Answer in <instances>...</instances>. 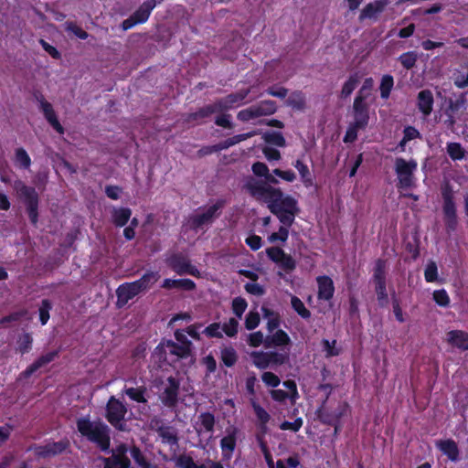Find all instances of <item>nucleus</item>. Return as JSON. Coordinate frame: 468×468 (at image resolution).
I'll list each match as a JSON object with an SVG mask.
<instances>
[{"instance_id": "obj_21", "label": "nucleus", "mask_w": 468, "mask_h": 468, "mask_svg": "<svg viewBox=\"0 0 468 468\" xmlns=\"http://www.w3.org/2000/svg\"><path fill=\"white\" fill-rule=\"evenodd\" d=\"M215 426V417L209 412L201 413L195 423V430L198 435L204 432L212 433Z\"/></svg>"}, {"instance_id": "obj_52", "label": "nucleus", "mask_w": 468, "mask_h": 468, "mask_svg": "<svg viewBox=\"0 0 468 468\" xmlns=\"http://www.w3.org/2000/svg\"><path fill=\"white\" fill-rule=\"evenodd\" d=\"M454 84L461 89L468 86V66L465 70L454 73Z\"/></svg>"}, {"instance_id": "obj_55", "label": "nucleus", "mask_w": 468, "mask_h": 468, "mask_svg": "<svg viewBox=\"0 0 468 468\" xmlns=\"http://www.w3.org/2000/svg\"><path fill=\"white\" fill-rule=\"evenodd\" d=\"M204 333L209 337H222L223 331L221 324L214 323L205 328Z\"/></svg>"}, {"instance_id": "obj_61", "label": "nucleus", "mask_w": 468, "mask_h": 468, "mask_svg": "<svg viewBox=\"0 0 468 468\" xmlns=\"http://www.w3.org/2000/svg\"><path fill=\"white\" fill-rule=\"evenodd\" d=\"M245 290L247 292L256 296H261L265 292L264 288L261 284L254 282L247 283L245 285Z\"/></svg>"}, {"instance_id": "obj_56", "label": "nucleus", "mask_w": 468, "mask_h": 468, "mask_svg": "<svg viewBox=\"0 0 468 468\" xmlns=\"http://www.w3.org/2000/svg\"><path fill=\"white\" fill-rule=\"evenodd\" d=\"M51 304L48 300H43L42 304L39 308V318L42 324H46L49 319V310Z\"/></svg>"}, {"instance_id": "obj_62", "label": "nucleus", "mask_w": 468, "mask_h": 468, "mask_svg": "<svg viewBox=\"0 0 468 468\" xmlns=\"http://www.w3.org/2000/svg\"><path fill=\"white\" fill-rule=\"evenodd\" d=\"M265 140L278 146H283L285 144V140L280 133H266Z\"/></svg>"}, {"instance_id": "obj_9", "label": "nucleus", "mask_w": 468, "mask_h": 468, "mask_svg": "<svg viewBox=\"0 0 468 468\" xmlns=\"http://www.w3.org/2000/svg\"><path fill=\"white\" fill-rule=\"evenodd\" d=\"M122 392L133 401L136 403L146 404L148 401L147 388L144 381L136 378L126 379L125 387Z\"/></svg>"}, {"instance_id": "obj_15", "label": "nucleus", "mask_w": 468, "mask_h": 468, "mask_svg": "<svg viewBox=\"0 0 468 468\" xmlns=\"http://www.w3.org/2000/svg\"><path fill=\"white\" fill-rule=\"evenodd\" d=\"M178 387L179 384L175 378L171 377L167 378V381L164 385V390L159 396L165 406L173 407L176 404Z\"/></svg>"}, {"instance_id": "obj_40", "label": "nucleus", "mask_w": 468, "mask_h": 468, "mask_svg": "<svg viewBox=\"0 0 468 468\" xmlns=\"http://www.w3.org/2000/svg\"><path fill=\"white\" fill-rule=\"evenodd\" d=\"M253 364L259 368H266L270 366L269 352L258 351L251 353Z\"/></svg>"}, {"instance_id": "obj_54", "label": "nucleus", "mask_w": 468, "mask_h": 468, "mask_svg": "<svg viewBox=\"0 0 468 468\" xmlns=\"http://www.w3.org/2000/svg\"><path fill=\"white\" fill-rule=\"evenodd\" d=\"M270 366L271 365H282L289 359L288 353H279V352H269Z\"/></svg>"}, {"instance_id": "obj_26", "label": "nucleus", "mask_w": 468, "mask_h": 468, "mask_svg": "<svg viewBox=\"0 0 468 468\" xmlns=\"http://www.w3.org/2000/svg\"><path fill=\"white\" fill-rule=\"evenodd\" d=\"M291 343L290 336L283 330H277L271 336L265 339V346H285Z\"/></svg>"}, {"instance_id": "obj_60", "label": "nucleus", "mask_w": 468, "mask_h": 468, "mask_svg": "<svg viewBox=\"0 0 468 468\" xmlns=\"http://www.w3.org/2000/svg\"><path fill=\"white\" fill-rule=\"evenodd\" d=\"M32 338L29 335H23L18 340V349L20 353L25 354L31 348Z\"/></svg>"}, {"instance_id": "obj_10", "label": "nucleus", "mask_w": 468, "mask_h": 468, "mask_svg": "<svg viewBox=\"0 0 468 468\" xmlns=\"http://www.w3.org/2000/svg\"><path fill=\"white\" fill-rule=\"evenodd\" d=\"M15 188L21 198L27 204L28 216L33 223L37 218V196L33 187L25 186L21 181L15 183Z\"/></svg>"}, {"instance_id": "obj_17", "label": "nucleus", "mask_w": 468, "mask_h": 468, "mask_svg": "<svg viewBox=\"0 0 468 468\" xmlns=\"http://www.w3.org/2000/svg\"><path fill=\"white\" fill-rule=\"evenodd\" d=\"M126 448L120 445L111 458L105 459L104 468H130V461L125 456Z\"/></svg>"}, {"instance_id": "obj_35", "label": "nucleus", "mask_w": 468, "mask_h": 468, "mask_svg": "<svg viewBox=\"0 0 468 468\" xmlns=\"http://www.w3.org/2000/svg\"><path fill=\"white\" fill-rule=\"evenodd\" d=\"M446 151L453 161L463 160L465 156V150L459 143H448Z\"/></svg>"}, {"instance_id": "obj_7", "label": "nucleus", "mask_w": 468, "mask_h": 468, "mask_svg": "<svg viewBox=\"0 0 468 468\" xmlns=\"http://www.w3.org/2000/svg\"><path fill=\"white\" fill-rule=\"evenodd\" d=\"M276 110L277 106L275 101L270 100L261 101L258 104L239 111L237 114V118L239 121L246 122L260 117L273 114Z\"/></svg>"}, {"instance_id": "obj_46", "label": "nucleus", "mask_w": 468, "mask_h": 468, "mask_svg": "<svg viewBox=\"0 0 468 468\" xmlns=\"http://www.w3.org/2000/svg\"><path fill=\"white\" fill-rule=\"evenodd\" d=\"M16 164L23 168H28L31 164V160L26 150L18 148L16 151L15 157Z\"/></svg>"}, {"instance_id": "obj_58", "label": "nucleus", "mask_w": 468, "mask_h": 468, "mask_svg": "<svg viewBox=\"0 0 468 468\" xmlns=\"http://www.w3.org/2000/svg\"><path fill=\"white\" fill-rule=\"evenodd\" d=\"M420 136V133L414 127L409 126L404 129V137L400 142V145L404 146L409 141Z\"/></svg>"}, {"instance_id": "obj_57", "label": "nucleus", "mask_w": 468, "mask_h": 468, "mask_svg": "<svg viewBox=\"0 0 468 468\" xmlns=\"http://www.w3.org/2000/svg\"><path fill=\"white\" fill-rule=\"evenodd\" d=\"M260 324V315L258 313L250 312L245 319V325L248 330L256 328Z\"/></svg>"}, {"instance_id": "obj_64", "label": "nucleus", "mask_w": 468, "mask_h": 468, "mask_svg": "<svg viewBox=\"0 0 468 468\" xmlns=\"http://www.w3.org/2000/svg\"><path fill=\"white\" fill-rule=\"evenodd\" d=\"M265 339L263 334L261 331L254 332L249 335V344L251 346H259L261 344L265 345Z\"/></svg>"}, {"instance_id": "obj_29", "label": "nucleus", "mask_w": 468, "mask_h": 468, "mask_svg": "<svg viewBox=\"0 0 468 468\" xmlns=\"http://www.w3.org/2000/svg\"><path fill=\"white\" fill-rule=\"evenodd\" d=\"M442 210L447 227L450 229H454L456 226V207L454 201L443 200Z\"/></svg>"}, {"instance_id": "obj_50", "label": "nucleus", "mask_w": 468, "mask_h": 468, "mask_svg": "<svg viewBox=\"0 0 468 468\" xmlns=\"http://www.w3.org/2000/svg\"><path fill=\"white\" fill-rule=\"evenodd\" d=\"M368 111L354 112V122L352 123L361 129H364L368 123Z\"/></svg>"}, {"instance_id": "obj_59", "label": "nucleus", "mask_w": 468, "mask_h": 468, "mask_svg": "<svg viewBox=\"0 0 468 468\" xmlns=\"http://www.w3.org/2000/svg\"><path fill=\"white\" fill-rule=\"evenodd\" d=\"M262 381L269 387H278L280 385V378L271 372H264L261 376Z\"/></svg>"}, {"instance_id": "obj_22", "label": "nucleus", "mask_w": 468, "mask_h": 468, "mask_svg": "<svg viewBox=\"0 0 468 468\" xmlns=\"http://www.w3.org/2000/svg\"><path fill=\"white\" fill-rule=\"evenodd\" d=\"M418 108L424 116L431 114L433 108V95L431 90H424L419 92Z\"/></svg>"}, {"instance_id": "obj_63", "label": "nucleus", "mask_w": 468, "mask_h": 468, "mask_svg": "<svg viewBox=\"0 0 468 468\" xmlns=\"http://www.w3.org/2000/svg\"><path fill=\"white\" fill-rule=\"evenodd\" d=\"M266 253L269 256V258L278 263V261L283 257L285 254L284 251L278 248V247H271L266 250Z\"/></svg>"}, {"instance_id": "obj_2", "label": "nucleus", "mask_w": 468, "mask_h": 468, "mask_svg": "<svg viewBox=\"0 0 468 468\" xmlns=\"http://www.w3.org/2000/svg\"><path fill=\"white\" fill-rule=\"evenodd\" d=\"M77 427L79 432L90 441L96 443L102 451L110 447L109 429L101 421H90L83 417L78 420Z\"/></svg>"}, {"instance_id": "obj_33", "label": "nucleus", "mask_w": 468, "mask_h": 468, "mask_svg": "<svg viewBox=\"0 0 468 468\" xmlns=\"http://www.w3.org/2000/svg\"><path fill=\"white\" fill-rule=\"evenodd\" d=\"M175 464L178 468H207L204 463H197L194 459L187 454H180L174 459Z\"/></svg>"}, {"instance_id": "obj_25", "label": "nucleus", "mask_w": 468, "mask_h": 468, "mask_svg": "<svg viewBox=\"0 0 468 468\" xmlns=\"http://www.w3.org/2000/svg\"><path fill=\"white\" fill-rule=\"evenodd\" d=\"M155 0H146L140 7L132 15L139 24L147 21L152 10L155 7Z\"/></svg>"}, {"instance_id": "obj_47", "label": "nucleus", "mask_w": 468, "mask_h": 468, "mask_svg": "<svg viewBox=\"0 0 468 468\" xmlns=\"http://www.w3.org/2000/svg\"><path fill=\"white\" fill-rule=\"evenodd\" d=\"M424 277L426 282H433L437 281L438 277V268L434 261H430L426 265L425 271H424Z\"/></svg>"}, {"instance_id": "obj_49", "label": "nucleus", "mask_w": 468, "mask_h": 468, "mask_svg": "<svg viewBox=\"0 0 468 468\" xmlns=\"http://www.w3.org/2000/svg\"><path fill=\"white\" fill-rule=\"evenodd\" d=\"M239 322L236 318H230L228 322L224 323L222 327V331L228 336L232 337L238 332Z\"/></svg>"}, {"instance_id": "obj_19", "label": "nucleus", "mask_w": 468, "mask_h": 468, "mask_svg": "<svg viewBox=\"0 0 468 468\" xmlns=\"http://www.w3.org/2000/svg\"><path fill=\"white\" fill-rule=\"evenodd\" d=\"M446 341L453 347L468 350V333L462 330H452L446 334Z\"/></svg>"}, {"instance_id": "obj_23", "label": "nucleus", "mask_w": 468, "mask_h": 468, "mask_svg": "<svg viewBox=\"0 0 468 468\" xmlns=\"http://www.w3.org/2000/svg\"><path fill=\"white\" fill-rule=\"evenodd\" d=\"M40 109L42 110L46 119L51 124V126L58 131V133H63V128L60 125L58 120L57 119L56 113L52 108V105L45 101L44 99L40 100Z\"/></svg>"}, {"instance_id": "obj_32", "label": "nucleus", "mask_w": 468, "mask_h": 468, "mask_svg": "<svg viewBox=\"0 0 468 468\" xmlns=\"http://www.w3.org/2000/svg\"><path fill=\"white\" fill-rule=\"evenodd\" d=\"M262 315L265 320H267V328L270 332L275 330L280 324V316L279 314L269 309L266 306H262L261 308Z\"/></svg>"}, {"instance_id": "obj_20", "label": "nucleus", "mask_w": 468, "mask_h": 468, "mask_svg": "<svg viewBox=\"0 0 468 468\" xmlns=\"http://www.w3.org/2000/svg\"><path fill=\"white\" fill-rule=\"evenodd\" d=\"M68 447V442L61 441L58 442H48L45 445L36 448V454L40 457H50L58 454L65 451Z\"/></svg>"}, {"instance_id": "obj_48", "label": "nucleus", "mask_w": 468, "mask_h": 468, "mask_svg": "<svg viewBox=\"0 0 468 468\" xmlns=\"http://www.w3.org/2000/svg\"><path fill=\"white\" fill-rule=\"evenodd\" d=\"M247 302L245 299L241 297H236L232 301V310L233 313L239 317L241 318L242 314H244L245 310L247 309Z\"/></svg>"}, {"instance_id": "obj_16", "label": "nucleus", "mask_w": 468, "mask_h": 468, "mask_svg": "<svg viewBox=\"0 0 468 468\" xmlns=\"http://www.w3.org/2000/svg\"><path fill=\"white\" fill-rule=\"evenodd\" d=\"M172 269L179 275L189 274L196 277L200 275L199 271L184 257L175 256L169 260Z\"/></svg>"}, {"instance_id": "obj_38", "label": "nucleus", "mask_w": 468, "mask_h": 468, "mask_svg": "<svg viewBox=\"0 0 468 468\" xmlns=\"http://www.w3.org/2000/svg\"><path fill=\"white\" fill-rule=\"evenodd\" d=\"M398 60L400 62V64L405 69L409 70L415 67L416 62L418 60V55L414 51H408L401 54L398 58Z\"/></svg>"}, {"instance_id": "obj_12", "label": "nucleus", "mask_w": 468, "mask_h": 468, "mask_svg": "<svg viewBox=\"0 0 468 468\" xmlns=\"http://www.w3.org/2000/svg\"><path fill=\"white\" fill-rule=\"evenodd\" d=\"M127 412L126 407L117 399L112 397L107 404V420L114 427L123 430L122 420Z\"/></svg>"}, {"instance_id": "obj_37", "label": "nucleus", "mask_w": 468, "mask_h": 468, "mask_svg": "<svg viewBox=\"0 0 468 468\" xmlns=\"http://www.w3.org/2000/svg\"><path fill=\"white\" fill-rule=\"evenodd\" d=\"M253 173L258 176H264L266 181L269 183L276 184L278 180L269 174V169L267 165L263 163L257 162L252 165Z\"/></svg>"}, {"instance_id": "obj_11", "label": "nucleus", "mask_w": 468, "mask_h": 468, "mask_svg": "<svg viewBox=\"0 0 468 468\" xmlns=\"http://www.w3.org/2000/svg\"><path fill=\"white\" fill-rule=\"evenodd\" d=\"M373 282L375 283V291L378 295V302L382 305L386 304L388 303V293L386 289L385 262L381 260H378L376 262Z\"/></svg>"}, {"instance_id": "obj_6", "label": "nucleus", "mask_w": 468, "mask_h": 468, "mask_svg": "<svg viewBox=\"0 0 468 468\" xmlns=\"http://www.w3.org/2000/svg\"><path fill=\"white\" fill-rule=\"evenodd\" d=\"M417 168L418 163L415 159L396 158L394 170L398 177L399 188L410 189L415 186L416 179L414 174Z\"/></svg>"}, {"instance_id": "obj_31", "label": "nucleus", "mask_w": 468, "mask_h": 468, "mask_svg": "<svg viewBox=\"0 0 468 468\" xmlns=\"http://www.w3.org/2000/svg\"><path fill=\"white\" fill-rule=\"evenodd\" d=\"M360 80L361 76L357 72L350 75L342 86L340 96L342 98H347L350 96L354 90L357 87Z\"/></svg>"}, {"instance_id": "obj_3", "label": "nucleus", "mask_w": 468, "mask_h": 468, "mask_svg": "<svg viewBox=\"0 0 468 468\" xmlns=\"http://www.w3.org/2000/svg\"><path fill=\"white\" fill-rule=\"evenodd\" d=\"M159 278L158 272H148L135 282L120 285L116 291L117 305L120 307L124 306L141 292L150 288Z\"/></svg>"}, {"instance_id": "obj_14", "label": "nucleus", "mask_w": 468, "mask_h": 468, "mask_svg": "<svg viewBox=\"0 0 468 468\" xmlns=\"http://www.w3.org/2000/svg\"><path fill=\"white\" fill-rule=\"evenodd\" d=\"M388 4V0H375L371 3H368L361 10L359 20H377L378 16L384 11Z\"/></svg>"}, {"instance_id": "obj_45", "label": "nucleus", "mask_w": 468, "mask_h": 468, "mask_svg": "<svg viewBox=\"0 0 468 468\" xmlns=\"http://www.w3.org/2000/svg\"><path fill=\"white\" fill-rule=\"evenodd\" d=\"M221 360L227 367L233 366L237 361V354L232 347H226L221 350Z\"/></svg>"}, {"instance_id": "obj_1", "label": "nucleus", "mask_w": 468, "mask_h": 468, "mask_svg": "<svg viewBox=\"0 0 468 468\" xmlns=\"http://www.w3.org/2000/svg\"><path fill=\"white\" fill-rule=\"evenodd\" d=\"M243 186L257 199L266 202L270 210L278 217L282 224L285 226L292 224L298 212L297 202L293 197L284 196L280 189L271 187L253 177L247 178Z\"/></svg>"}, {"instance_id": "obj_8", "label": "nucleus", "mask_w": 468, "mask_h": 468, "mask_svg": "<svg viewBox=\"0 0 468 468\" xmlns=\"http://www.w3.org/2000/svg\"><path fill=\"white\" fill-rule=\"evenodd\" d=\"M222 207V202L218 201L215 204L206 207L200 212L190 216L187 219L186 228L198 229L210 224L218 215V210Z\"/></svg>"}, {"instance_id": "obj_4", "label": "nucleus", "mask_w": 468, "mask_h": 468, "mask_svg": "<svg viewBox=\"0 0 468 468\" xmlns=\"http://www.w3.org/2000/svg\"><path fill=\"white\" fill-rule=\"evenodd\" d=\"M190 354V347L188 345H177L173 341H165L159 344L153 353V359L154 362L167 363L172 365L179 358L187 357Z\"/></svg>"}, {"instance_id": "obj_24", "label": "nucleus", "mask_w": 468, "mask_h": 468, "mask_svg": "<svg viewBox=\"0 0 468 468\" xmlns=\"http://www.w3.org/2000/svg\"><path fill=\"white\" fill-rule=\"evenodd\" d=\"M436 446L440 451L448 456L451 461H457L459 456V450L457 444L452 440L437 441Z\"/></svg>"}, {"instance_id": "obj_41", "label": "nucleus", "mask_w": 468, "mask_h": 468, "mask_svg": "<svg viewBox=\"0 0 468 468\" xmlns=\"http://www.w3.org/2000/svg\"><path fill=\"white\" fill-rule=\"evenodd\" d=\"M394 86L393 77L390 75H384L381 79L379 90L380 95L383 99H388L389 97L390 91L392 90Z\"/></svg>"}, {"instance_id": "obj_13", "label": "nucleus", "mask_w": 468, "mask_h": 468, "mask_svg": "<svg viewBox=\"0 0 468 468\" xmlns=\"http://www.w3.org/2000/svg\"><path fill=\"white\" fill-rule=\"evenodd\" d=\"M239 432V431L238 428L234 426L228 427L226 429L225 435L220 441V448L223 457L228 460L232 457L233 452L236 448Z\"/></svg>"}, {"instance_id": "obj_39", "label": "nucleus", "mask_w": 468, "mask_h": 468, "mask_svg": "<svg viewBox=\"0 0 468 468\" xmlns=\"http://www.w3.org/2000/svg\"><path fill=\"white\" fill-rule=\"evenodd\" d=\"M291 305L292 309L303 319H308L311 316L310 311L305 307L301 299L296 296L291 297Z\"/></svg>"}, {"instance_id": "obj_53", "label": "nucleus", "mask_w": 468, "mask_h": 468, "mask_svg": "<svg viewBox=\"0 0 468 468\" xmlns=\"http://www.w3.org/2000/svg\"><path fill=\"white\" fill-rule=\"evenodd\" d=\"M288 226L286 227H281L279 229L278 232H273L271 234L268 238V240L271 243L276 242L278 240H281L282 242H284L288 239L289 231H288Z\"/></svg>"}, {"instance_id": "obj_30", "label": "nucleus", "mask_w": 468, "mask_h": 468, "mask_svg": "<svg viewBox=\"0 0 468 468\" xmlns=\"http://www.w3.org/2000/svg\"><path fill=\"white\" fill-rule=\"evenodd\" d=\"M132 211L127 207H114L112 209V221L118 227H123L130 219Z\"/></svg>"}, {"instance_id": "obj_28", "label": "nucleus", "mask_w": 468, "mask_h": 468, "mask_svg": "<svg viewBox=\"0 0 468 468\" xmlns=\"http://www.w3.org/2000/svg\"><path fill=\"white\" fill-rule=\"evenodd\" d=\"M162 287L165 289L177 288L186 291H192L195 289L196 284L190 279H165L163 282Z\"/></svg>"}, {"instance_id": "obj_36", "label": "nucleus", "mask_w": 468, "mask_h": 468, "mask_svg": "<svg viewBox=\"0 0 468 468\" xmlns=\"http://www.w3.org/2000/svg\"><path fill=\"white\" fill-rule=\"evenodd\" d=\"M57 356V352H49L41 357H39L35 363H33L27 370V375H31L35 371H37L38 368L46 366L49 362H51L55 356Z\"/></svg>"}, {"instance_id": "obj_5", "label": "nucleus", "mask_w": 468, "mask_h": 468, "mask_svg": "<svg viewBox=\"0 0 468 468\" xmlns=\"http://www.w3.org/2000/svg\"><path fill=\"white\" fill-rule=\"evenodd\" d=\"M253 87L249 89L239 90L237 92L226 96L224 99L201 109L198 114L201 117L207 116L208 114L227 111L238 107L245 102L246 98L252 91Z\"/></svg>"}, {"instance_id": "obj_42", "label": "nucleus", "mask_w": 468, "mask_h": 468, "mask_svg": "<svg viewBox=\"0 0 468 468\" xmlns=\"http://www.w3.org/2000/svg\"><path fill=\"white\" fill-rule=\"evenodd\" d=\"M322 348L326 357L335 356H338L340 353V349L337 346L336 340H322Z\"/></svg>"}, {"instance_id": "obj_27", "label": "nucleus", "mask_w": 468, "mask_h": 468, "mask_svg": "<svg viewBox=\"0 0 468 468\" xmlns=\"http://www.w3.org/2000/svg\"><path fill=\"white\" fill-rule=\"evenodd\" d=\"M250 403L257 418L258 424L261 431L265 432L267 431L266 425L270 421L271 416L255 399H251Z\"/></svg>"}, {"instance_id": "obj_43", "label": "nucleus", "mask_w": 468, "mask_h": 468, "mask_svg": "<svg viewBox=\"0 0 468 468\" xmlns=\"http://www.w3.org/2000/svg\"><path fill=\"white\" fill-rule=\"evenodd\" d=\"M130 454L132 458L134 460V462L141 467V468H156L155 466L152 465L150 463L146 461L142 452L136 448L133 447L130 451Z\"/></svg>"}, {"instance_id": "obj_44", "label": "nucleus", "mask_w": 468, "mask_h": 468, "mask_svg": "<svg viewBox=\"0 0 468 468\" xmlns=\"http://www.w3.org/2000/svg\"><path fill=\"white\" fill-rule=\"evenodd\" d=\"M255 134H257V132L256 131H253V132H250V133H242V134H238V135H235L231 138H229L227 139L226 141H224L221 144V149L223 148H228L229 146H232L234 144H237L248 138H250L252 136H254Z\"/></svg>"}, {"instance_id": "obj_34", "label": "nucleus", "mask_w": 468, "mask_h": 468, "mask_svg": "<svg viewBox=\"0 0 468 468\" xmlns=\"http://www.w3.org/2000/svg\"><path fill=\"white\" fill-rule=\"evenodd\" d=\"M286 104L297 111H303L306 104L305 96L301 91H294L286 100Z\"/></svg>"}, {"instance_id": "obj_51", "label": "nucleus", "mask_w": 468, "mask_h": 468, "mask_svg": "<svg viewBox=\"0 0 468 468\" xmlns=\"http://www.w3.org/2000/svg\"><path fill=\"white\" fill-rule=\"evenodd\" d=\"M433 300L440 306L446 307L450 303V298L447 292L443 289L434 291L433 292Z\"/></svg>"}, {"instance_id": "obj_18", "label": "nucleus", "mask_w": 468, "mask_h": 468, "mask_svg": "<svg viewBox=\"0 0 468 468\" xmlns=\"http://www.w3.org/2000/svg\"><path fill=\"white\" fill-rule=\"evenodd\" d=\"M318 285V298L320 300L329 301L335 292V286L333 280L326 276H318L316 278Z\"/></svg>"}]
</instances>
